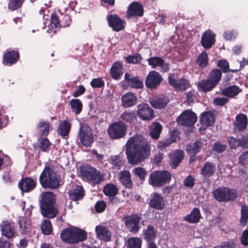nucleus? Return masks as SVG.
I'll use <instances>...</instances> for the list:
<instances>
[{"label":"nucleus","instance_id":"nucleus-1","mask_svg":"<svg viewBox=\"0 0 248 248\" xmlns=\"http://www.w3.org/2000/svg\"><path fill=\"white\" fill-rule=\"evenodd\" d=\"M125 154L128 162L136 165L148 158L150 151L149 145L140 135L131 137L127 141Z\"/></svg>","mask_w":248,"mask_h":248},{"label":"nucleus","instance_id":"nucleus-2","mask_svg":"<svg viewBox=\"0 0 248 248\" xmlns=\"http://www.w3.org/2000/svg\"><path fill=\"white\" fill-rule=\"evenodd\" d=\"M39 181L44 188L56 189L62 184L61 175L52 167H46L39 177Z\"/></svg>","mask_w":248,"mask_h":248},{"label":"nucleus","instance_id":"nucleus-3","mask_svg":"<svg viewBox=\"0 0 248 248\" xmlns=\"http://www.w3.org/2000/svg\"><path fill=\"white\" fill-rule=\"evenodd\" d=\"M40 201L42 215L46 217L53 218L58 214V210L54 206L55 196L50 192L42 193Z\"/></svg>","mask_w":248,"mask_h":248},{"label":"nucleus","instance_id":"nucleus-4","mask_svg":"<svg viewBox=\"0 0 248 248\" xmlns=\"http://www.w3.org/2000/svg\"><path fill=\"white\" fill-rule=\"evenodd\" d=\"M62 240L70 244L83 241L87 238V232L75 227H70L63 230L61 233Z\"/></svg>","mask_w":248,"mask_h":248},{"label":"nucleus","instance_id":"nucleus-5","mask_svg":"<svg viewBox=\"0 0 248 248\" xmlns=\"http://www.w3.org/2000/svg\"><path fill=\"white\" fill-rule=\"evenodd\" d=\"M171 178V174L167 170H155L152 172L149 177V184L153 187H160L169 183Z\"/></svg>","mask_w":248,"mask_h":248},{"label":"nucleus","instance_id":"nucleus-6","mask_svg":"<svg viewBox=\"0 0 248 248\" xmlns=\"http://www.w3.org/2000/svg\"><path fill=\"white\" fill-rule=\"evenodd\" d=\"M80 171L84 179L92 181L94 183H98L103 179V176L99 171L89 165L81 167Z\"/></svg>","mask_w":248,"mask_h":248},{"label":"nucleus","instance_id":"nucleus-7","mask_svg":"<svg viewBox=\"0 0 248 248\" xmlns=\"http://www.w3.org/2000/svg\"><path fill=\"white\" fill-rule=\"evenodd\" d=\"M126 131V125L122 122H118L110 125L108 129V133L111 139H118L123 137Z\"/></svg>","mask_w":248,"mask_h":248},{"label":"nucleus","instance_id":"nucleus-8","mask_svg":"<svg viewBox=\"0 0 248 248\" xmlns=\"http://www.w3.org/2000/svg\"><path fill=\"white\" fill-rule=\"evenodd\" d=\"M213 194L215 198L219 202L233 200L237 197L236 192L234 190L226 187H219L216 189Z\"/></svg>","mask_w":248,"mask_h":248},{"label":"nucleus","instance_id":"nucleus-9","mask_svg":"<svg viewBox=\"0 0 248 248\" xmlns=\"http://www.w3.org/2000/svg\"><path fill=\"white\" fill-rule=\"evenodd\" d=\"M78 137L80 142L85 146H90L93 142L92 130L87 124L81 126Z\"/></svg>","mask_w":248,"mask_h":248},{"label":"nucleus","instance_id":"nucleus-10","mask_svg":"<svg viewBox=\"0 0 248 248\" xmlns=\"http://www.w3.org/2000/svg\"><path fill=\"white\" fill-rule=\"evenodd\" d=\"M196 115L190 110L184 111L177 118L180 125L191 126L197 121Z\"/></svg>","mask_w":248,"mask_h":248},{"label":"nucleus","instance_id":"nucleus-11","mask_svg":"<svg viewBox=\"0 0 248 248\" xmlns=\"http://www.w3.org/2000/svg\"><path fill=\"white\" fill-rule=\"evenodd\" d=\"M137 114L143 121H150L154 117V111L148 104L141 103L137 106Z\"/></svg>","mask_w":248,"mask_h":248},{"label":"nucleus","instance_id":"nucleus-12","mask_svg":"<svg viewBox=\"0 0 248 248\" xmlns=\"http://www.w3.org/2000/svg\"><path fill=\"white\" fill-rule=\"evenodd\" d=\"M162 80V76L158 72L151 71L146 77L145 85L151 89H155L160 85Z\"/></svg>","mask_w":248,"mask_h":248},{"label":"nucleus","instance_id":"nucleus-13","mask_svg":"<svg viewBox=\"0 0 248 248\" xmlns=\"http://www.w3.org/2000/svg\"><path fill=\"white\" fill-rule=\"evenodd\" d=\"M125 224L130 232L136 233L140 229L139 222L140 218L137 215H132L126 217L123 219Z\"/></svg>","mask_w":248,"mask_h":248},{"label":"nucleus","instance_id":"nucleus-14","mask_svg":"<svg viewBox=\"0 0 248 248\" xmlns=\"http://www.w3.org/2000/svg\"><path fill=\"white\" fill-rule=\"evenodd\" d=\"M169 82L177 91H183L189 87V83L187 80L184 79L177 80L174 74L169 75Z\"/></svg>","mask_w":248,"mask_h":248},{"label":"nucleus","instance_id":"nucleus-15","mask_svg":"<svg viewBox=\"0 0 248 248\" xmlns=\"http://www.w3.org/2000/svg\"><path fill=\"white\" fill-rule=\"evenodd\" d=\"M108 25L116 31L123 30L124 27V21L120 19L117 15H111L107 17Z\"/></svg>","mask_w":248,"mask_h":248},{"label":"nucleus","instance_id":"nucleus-16","mask_svg":"<svg viewBox=\"0 0 248 248\" xmlns=\"http://www.w3.org/2000/svg\"><path fill=\"white\" fill-rule=\"evenodd\" d=\"M1 234L7 238L11 239L16 235L14 225L8 221H3L0 225Z\"/></svg>","mask_w":248,"mask_h":248},{"label":"nucleus","instance_id":"nucleus-17","mask_svg":"<svg viewBox=\"0 0 248 248\" xmlns=\"http://www.w3.org/2000/svg\"><path fill=\"white\" fill-rule=\"evenodd\" d=\"M215 34L211 31H205L201 38V43L202 46L205 49L212 47L215 42Z\"/></svg>","mask_w":248,"mask_h":248},{"label":"nucleus","instance_id":"nucleus-18","mask_svg":"<svg viewBox=\"0 0 248 248\" xmlns=\"http://www.w3.org/2000/svg\"><path fill=\"white\" fill-rule=\"evenodd\" d=\"M248 119L246 115L244 114H240L235 117L233 129L235 131H242L246 129Z\"/></svg>","mask_w":248,"mask_h":248},{"label":"nucleus","instance_id":"nucleus-19","mask_svg":"<svg viewBox=\"0 0 248 248\" xmlns=\"http://www.w3.org/2000/svg\"><path fill=\"white\" fill-rule=\"evenodd\" d=\"M143 15V8L142 6L139 3L134 2L129 6L126 16L128 18L132 16H141Z\"/></svg>","mask_w":248,"mask_h":248},{"label":"nucleus","instance_id":"nucleus-20","mask_svg":"<svg viewBox=\"0 0 248 248\" xmlns=\"http://www.w3.org/2000/svg\"><path fill=\"white\" fill-rule=\"evenodd\" d=\"M36 182L30 178L22 179L18 183V187L22 192H29L35 187Z\"/></svg>","mask_w":248,"mask_h":248},{"label":"nucleus","instance_id":"nucleus-21","mask_svg":"<svg viewBox=\"0 0 248 248\" xmlns=\"http://www.w3.org/2000/svg\"><path fill=\"white\" fill-rule=\"evenodd\" d=\"M215 117L213 112L211 111H207L202 113L200 117V121L203 127H206L212 125L215 122Z\"/></svg>","mask_w":248,"mask_h":248},{"label":"nucleus","instance_id":"nucleus-22","mask_svg":"<svg viewBox=\"0 0 248 248\" xmlns=\"http://www.w3.org/2000/svg\"><path fill=\"white\" fill-rule=\"evenodd\" d=\"M169 156L171 168L175 169L183 159L184 152L181 150H175L172 151Z\"/></svg>","mask_w":248,"mask_h":248},{"label":"nucleus","instance_id":"nucleus-23","mask_svg":"<svg viewBox=\"0 0 248 248\" xmlns=\"http://www.w3.org/2000/svg\"><path fill=\"white\" fill-rule=\"evenodd\" d=\"M95 232L98 238L106 241L110 240L111 232L106 227L98 225L95 227Z\"/></svg>","mask_w":248,"mask_h":248},{"label":"nucleus","instance_id":"nucleus-24","mask_svg":"<svg viewBox=\"0 0 248 248\" xmlns=\"http://www.w3.org/2000/svg\"><path fill=\"white\" fill-rule=\"evenodd\" d=\"M124 81L128 83V85L134 88H141L143 87V84L138 77H134L131 74L125 73L124 76Z\"/></svg>","mask_w":248,"mask_h":248},{"label":"nucleus","instance_id":"nucleus-25","mask_svg":"<svg viewBox=\"0 0 248 248\" xmlns=\"http://www.w3.org/2000/svg\"><path fill=\"white\" fill-rule=\"evenodd\" d=\"M119 179L125 188L131 189L133 182L131 179V174L128 170L121 171L119 173Z\"/></svg>","mask_w":248,"mask_h":248},{"label":"nucleus","instance_id":"nucleus-26","mask_svg":"<svg viewBox=\"0 0 248 248\" xmlns=\"http://www.w3.org/2000/svg\"><path fill=\"white\" fill-rule=\"evenodd\" d=\"M149 101L153 108L157 109H161L166 107L169 100L166 96H162L150 99Z\"/></svg>","mask_w":248,"mask_h":248},{"label":"nucleus","instance_id":"nucleus-27","mask_svg":"<svg viewBox=\"0 0 248 248\" xmlns=\"http://www.w3.org/2000/svg\"><path fill=\"white\" fill-rule=\"evenodd\" d=\"M68 194L70 198L75 201L81 200L84 195L83 189L78 186H74Z\"/></svg>","mask_w":248,"mask_h":248},{"label":"nucleus","instance_id":"nucleus-28","mask_svg":"<svg viewBox=\"0 0 248 248\" xmlns=\"http://www.w3.org/2000/svg\"><path fill=\"white\" fill-rule=\"evenodd\" d=\"M150 205L155 209L162 210L165 206V201L160 194L156 193L151 200Z\"/></svg>","mask_w":248,"mask_h":248},{"label":"nucleus","instance_id":"nucleus-29","mask_svg":"<svg viewBox=\"0 0 248 248\" xmlns=\"http://www.w3.org/2000/svg\"><path fill=\"white\" fill-rule=\"evenodd\" d=\"M216 169L214 163L209 162H205L201 170V174L207 177L211 176L215 172Z\"/></svg>","mask_w":248,"mask_h":248},{"label":"nucleus","instance_id":"nucleus-30","mask_svg":"<svg viewBox=\"0 0 248 248\" xmlns=\"http://www.w3.org/2000/svg\"><path fill=\"white\" fill-rule=\"evenodd\" d=\"M19 231L22 234H27L31 230V223L30 220L25 217H20L18 221Z\"/></svg>","mask_w":248,"mask_h":248},{"label":"nucleus","instance_id":"nucleus-31","mask_svg":"<svg viewBox=\"0 0 248 248\" xmlns=\"http://www.w3.org/2000/svg\"><path fill=\"white\" fill-rule=\"evenodd\" d=\"M122 70L123 65L121 63L119 62L114 63L110 69L112 78L114 79H119L123 74Z\"/></svg>","mask_w":248,"mask_h":248},{"label":"nucleus","instance_id":"nucleus-32","mask_svg":"<svg viewBox=\"0 0 248 248\" xmlns=\"http://www.w3.org/2000/svg\"><path fill=\"white\" fill-rule=\"evenodd\" d=\"M203 146V143L200 141H196L191 144L187 146L186 151L190 156H194L201 150Z\"/></svg>","mask_w":248,"mask_h":248},{"label":"nucleus","instance_id":"nucleus-33","mask_svg":"<svg viewBox=\"0 0 248 248\" xmlns=\"http://www.w3.org/2000/svg\"><path fill=\"white\" fill-rule=\"evenodd\" d=\"M137 100L134 94H124L122 97V105L125 108L130 107L136 104Z\"/></svg>","mask_w":248,"mask_h":248},{"label":"nucleus","instance_id":"nucleus-34","mask_svg":"<svg viewBox=\"0 0 248 248\" xmlns=\"http://www.w3.org/2000/svg\"><path fill=\"white\" fill-rule=\"evenodd\" d=\"M201 218L200 210L194 208L191 213L184 217V220L190 223H197Z\"/></svg>","mask_w":248,"mask_h":248},{"label":"nucleus","instance_id":"nucleus-35","mask_svg":"<svg viewBox=\"0 0 248 248\" xmlns=\"http://www.w3.org/2000/svg\"><path fill=\"white\" fill-rule=\"evenodd\" d=\"M70 128V123L67 121H63L59 124L58 133L62 137H65L68 135Z\"/></svg>","mask_w":248,"mask_h":248},{"label":"nucleus","instance_id":"nucleus-36","mask_svg":"<svg viewBox=\"0 0 248 248\" xmlns=\"http://www.w3.org/2000/svg\"><path fill=\"white\" fill-rule=\"evenodd\" d=\"M161 130L162 126L158 123H153L150 127V135L155 139L158 138Z\"/></svg>","mask_w":248,"mask_h":248},{"label":"nucleus","instance_id":"nucleus-37","mask_svg":"<svg viewBox=\"0 0 248 248\" xmlns=\"http://www.w3.org/2000/svg\"><path fill=\"white\" fill-rule=\"evenodd\" d=\"M39 133L41 136H46L49 133L50 124L48 122H40L37 124Z\"/></svg>","mask_w":248,"mask_h":248},{"label":"nucleus","instance_id":"nucleus-38","mask_svg":"<svg viewBox=\"0 0 248 248\" xmlns=\"http://www.w3.org/2000/svg\"><path fill=\"white\" fill-rule=\"evenodd\" d=\"M118 191V188L113 184L106 185L103 189L104 194L109 197L115 196L117 194Z\"/></svg>","mask_w":248,"mask_h":248},{"label":"nucleus","instance_id":"nucleus-39","mask_svg":"<svg viewBox=\"0 0 248 248\" xmlns=\"http://www.w3.org/2000/svg\"><path fill=\"white\" fill-rule=\"evenodd\" d=\"M60 27L59 20L57 16L54 14L51 16V20L49 24V29L47 31L49 33L53 32L55 33L57 30L59 29Z\"/></svg>","mask_w":248,"mask_h":248},{"label":"nucleus","instance_id":"nucleus-40","mask_svg":"<svg viewBox=\"0 0 248 248\" xmlns=\"http://www.w3.org/2000/svg\"><path fill=\"white\" fill-rule=\"evenodd\" d=\"M216 86L213 85V83L208 80H203L199 83V91L201 92H209Z\"/></svg>","mask_w":248,"mask_h":248},{"label":"nucleus","instance_id":"nucleus-41","mask_svg":"<svg viewBox=\"0 0 248 248\" xmlns=\"http://www.w3.org/2000/svg\"><path fill=\"white\" fill-rule=\"evenodd\" d=\"M127 243L128 248H141L142 240L140 238L132 237L128 239Z\"/></svg>","mask_w":248,"mask_h":248},{"label":"nucleus","instance_id":"nucleus-42","mask_svg":"<svg viewBox=\"0 0 248 248\" xmlns=\"http://www.w3.org/2000/svg\"><path fill=\"white\" fill-rule=\"evenodd\" d=\"M72 110L76 114H79L82 110V104L78 99H73L70 101Z\"/></svg>","mask_w":248,"mask_h":248},{"label":"nucleus","instance_id":"nucleus-43","mask_svg":"<svg viewBox=\"0 0 248 248\" xmlns=\"http://www.w3.org/2000/svg\"><path fill=\"white\" fill-rule=\"evenodd\" d=\"M145 239L147 241H151L156 237V232L155 228L151 225H148L144 232Z\"/></svg>","mask_w":248,"mask_h":248},{"label":"nucleus","instance_id":"nucleus-44","mask_svg":"<svg viewBox=\"0 0 248 248\" xmlns=\"http://www.w3.org/2000/svg\"><path fill=\"white\" fill-rule=\"evenodd\" d=\"M226 95L222 97H216L213 100V103L216 106H222L228 101L229 98H233L236 94H225Z\"/></svg>","mask_w":248,"mask_h":248},{"label":"nucleus","instance_id":"nucleus-45","mask_svg":"<svg viewBox=\"0 0 248 248\" xmlns=\"http://www.w3.org/2000/svg\"><path fill=\"white\" fill-rule=\"evenodd\" d=\"M221 74L219 70H214L211 72L208 79L213 83V85L217 84L221 79Z\"/></svg>","mask_w":248,"mask_h":248},{"label":"nucleus","instance_id":"nucleus-46","mask_svg":"<svg viewBox=\"0 0 248 248\" xmlns=\"http://www.w3.org/2000/svg\"><path fill=\"white\" fill-rule=\"evenodd\" d=\"M18 57V54L16 51H11L4 55V60L7 63L12 64L15 62Z\"/></svg>","mask_w":248,"mask_h":248},{"label":"nucleus","instance_id":"nucleus-47","mask_svg":"<svg viewBox=\"0 0 248 248\" xmlns=\"http://www.w3.org/2000/svg\"><path fill=\"white\" fill-rule=\"evenodd\" d=\"M196 62L201 67H205L208 64V56L206 52L203 51L198 57Z\"/></svg>","mask_w":248,"mask_h":248},{"label":"nucleus","instance_id":"nucleus-48","mask_svg":"<svg viewBox=\"0 0 248 248\" xmlns=\"http://www.w3.org/2000/svg\"><path fill=\"white\" fill-rule=\"evenodd\" d=\"M248 222V207L243 206L241 209V216L240 220V224L244 226Z\"/></svg>","mask_w":248,"mask_h":248},{"label":"nucleus","instance_id":"nucleus-49","mask_svg":"<svg viewBox=\"0 0 248 248\" xmlns=\"http://www.w3.org/2000/svg\"><path fill=\"white\" fill-rule=\"evenodd\" d=\"M176 133H177V131H172L171 132V135H170V136H171L170 139H169L168 140H165V141H164L159 142L158 143V148H160V149L162 150L164 148H165L166 147H167L168 146H169L171 143L175 141L176 140V138H174L173 139L172 138V136L174 134H176Z\"/></svg>","mask_w":248,"mask_h":248},{"label":"nucleus","instance_id":"nucleus-50","mask_svg":"<svg viewBox=\"0 0 248 248\" xmlns=\"http://www.w3.org/2000/svg\"><path fill=\"white\" fill-rule=\"evenodd\" d=\"M110 163L115 168L118 170H120L123 166V162L118 155L111 156Z\"/></svg>","mask_w":248,"mask_h":248},{"label":"nucleus","instance_id":"nucleus-51","mask_svg":"<svg viewBox=\"0 0 248 248\" xmlns=\"http://www.w3.org/2000/svg\"><path fill=\"white\" fill-rule=\"evenodd\" d=\"M132 172L136 176L138 177L140 180H144L147 174L145 170L140 167L134 168Z\"/></svg>","mask_w":248,"mask_h":248},{"label":"nucleus","instance_id":"nucleus-52","mask_svg":"<svg viewBox=\"0 0 248 248\" xmlns=\"http://www.w3.org/2000/svg\"><path fill=\"white\" fill-rule=\"evenodd\" d=\"M41 229L44 234L48 235L52 232V226L49 220H45L41 225Z\"/></svg>","mask_w":248,"mask_h":248},{"label":"nucleus","instance_id":"nucleus-53","mask_svg":"<svg viewBox=\"0 0 248 248\" xmlns=\"http://www.w3.org/2000/svg\"><path fill=\"white\" fill-rule=\"evenodd\" d=\"M163 60L157 57H152L148 59V64L153 68H155L157 66H160L162 64Z\"/></svg>","mask_w":248,"mask_h":248},{"label":"nucleus","instance_id":"nucleus-54","mask_svg":"<svg viewBox=\"0 0 248 248\" xmlns=\"http://www.w3.org/2000/svg\"><path fill=\"white\" fill-rule=\"evenodd\" d=\"M121 118L125 121L130 122L136 118V115L133 111H125L121 115Z\"/></svg>","mask_w":248,"mask_h":248},{"label":"nucleus","instance_id":"nucleus-55","mask_svg":"<svg viewBox=\"0 0 248 248\" xmlns=\"http://www.w3.org/2000/svg\"><path fill=\"white\" fill-rule=\"evenodd\" d=\"M51 143L47 138H43L41 140L39 144V148L43 151H47L49 150Z\"/></svg>","mask_w":248,"mask_h":248},{"label":"nucleus","instance_id":"nucleus-56","mask_svg":"<svg viewBox=\"0 0 248 248\" xmlns=\"http://www.w3.org/2000/svg\"><path fill=\"white\" fill-rule=\"evenodd\" d=\"M126 62L129 63H137L140 61L141 60V56L139 54H135L134 55H129L125 57Z\"/></svg>","mask_w":248,"mask_h":248},{"label":"nucleus","instance_id":"nucleus-57","mask_svg":"<svg viewBox=\"0 0 248 248\" xmlns=\"http://www.w3.org/2000/svg\"><path fill=\"white\" fill-rule=\"evenodd\" d=\"M227 141L231 148L235 149L239 146L240 140L236 139L233 137H229L227 138Z\"/></svg>","mask_w":248,"mask_h":248},{"label":"nucleus","instance_id":"nucleus-58","mask_svg":"<svg viewBox=\"0 0 248 248\" xmlns=\"http://www.w3.org/2000/svg\"><path fill=\"white\" fill-rule=\"evenodd\" d=\"M241 92H242V90L239 87L233 85L226 88L224 92H222V93H239Z\"/></svg>","mask_w":248,"mask_h":248},{"label":"nucleus","instance_id":"nucleus-59","mask_svg":"<svg viewBox=\"0 0 248 248\" xmlns=\"http://www.w3.org/2000/svg\"><path fill=\"white\" fill-rule=\"evenodd\" d=\"M23 0H10L9 3V8L12 10H15L20 7Z\"/></svg>","mask_w":248,"mask_h":248},{"label":"nucleus","instance_id":"nucleus-60","mask_svg":"<svg viewBox=\"0 0 248 248\" xmlns=\"http://www.w3.org/2000/svg\"><path fill=\"white\" fill-rule=\"evenodd\" d=\"M194 179L191 175L188 176L184 180V185L187 187H192L194 185Z\"/></svg>","mask_w":248,"mask_h":248},{"label":"nucleus","instance_id":"nucleus-61","mask_svg":"<svg viewBox=\"0 0 248 248\" xmlns=\"http://www.w3.org/2000/svg\"><path fill=\"white\" fill-rule=\"evenodd\" d=\"M105 208L106 203L103 201L98 202L95 204V210L97 212H102L104 211Z\"/></svg>","mask_w":248,"mask_h":248},{"label":"nucleus","instance_id":"nucleus-62","mask_svg":"<svg viewBox=\"0 0 248 248\" xmlns=\"http://www.w3.org/2000/svg\"><path fill=\"white\" fill-rule=\"evenodd\" d=\"M248 152H243L239 157V163L245 165L248 163Z\"/></svg>","mask_w":248,"mask_h":248},{"label":"nucleus","instance_id":"nucleus-63","mask_svg":"<svg viewBox=\"0 0 248 248\" xmlns=\"http://www.w3.org/2000/svg\"><path fill=\"white\" fill-rule=\"evenodd\" d=\"M0 248H13V244L8 241L0 239Z\"/></svg>","mask_w":248,"mask_h":248},{"label":"nucleus","instance_id":"nucleus-64","mask_svg":"<svg viewBox=\"0 0 248 248\" xmlns=\"http://www.w3.org/2000/svg\"><path fill=\"white\" fill-rule=\"evenodd\" d=\"M241 241L243 245H248V230L243 232L241 237Z\"/></svg>","mask_w":248,"mask_h":248}]
</instances>
